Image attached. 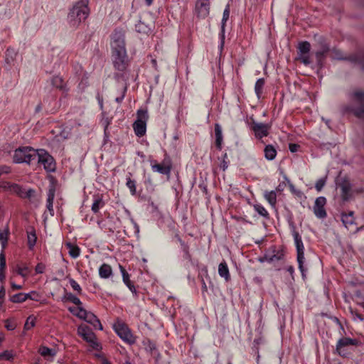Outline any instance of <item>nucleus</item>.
<instances>
[{"instance_id": "obj_46", "label": "nucleus", "mask_w": 364, "mask_h": 364, "mask_svg": "<svg viewBox=\"0 0 364 364\" xmlns=\"http://www.w3.org/2000/svg\"><path fill=\"white\" fill-rule=\"evenodd\" d=\"M16 272L18 274L23 277H26L28 274V269L27 267H21L19 266L16 267Z\"/></svg>"}, {"instance_id": "obj_53", "label": "nucleus", "mask_w": 364, "mask_h": 364, "mask_svg": "<svg viewBox=\"0 0 364 364\" xmlns=\"http://www.w3.org/2000/svg\"><path fill=\"white\" fill-rule=\"evenodd\" d=\"M325 183H326V179L325 178H320L318 179L316 183V185H315V188L316 189L317 191H321L323 186H325Z\"/></svg>"}, {"instance_id": "obj_12", "label": "nucleus", "mask_w": 364, "mask_h": 364, "mask_svg": "<svg viewBox=\"0 0 364 364\" xmlns=\"http://www.w3.org/2000/svg\"><path fill=\"white\" fill-rule=\"evenodd\" d=\"M78 333L82 338L89 343L94 348H97L98 343L96 341L95 333L87 326H80L78 328Z\"/></svg>"}, {"instance_id": "obj_64", "label": "nucleus", "mask_w": 364, "mask_h": 364, "mask_svg": "<svg viewBox=\"0 0 364 364\" xmlns=\"http://www.w3.org/2000/svg\"><path fill=\"white\" fill-rule=\"evenodd\" d=\"M11 288L14 290H16V289H22V286L21 285H18V284H16L14 282H11Z\"/></svg>"}, {"instance_id": "obj_29", "label": "nucleus", "mask_w": 364, "mask_h": 364, "mask_svg": "<svg viewBox=\"0 0 364 364\" xmlns=\"http://www.w3.org/2000/svg\"><path fill=\"white\" fill-rule=\"evenodd\" d=\"M28 245L30 250L33 249L36 242V235L34 228H31V231H27Z\"/></svg>"}, {"instance_id": "obj_30", "label": "nucleus", "mask_w": 364, "mask_h": 364, "mask_svg": "<svg viewBox=\"0 0 364 364\" xmlns=\"http://www.w3.org/2000/svg\"><path fill=\"white\" fill-rule=\"evenodd\" d=\"M5 55H6V58H5L6 63L7 64H11L14 61L16 56L17 55V53L14 48H7Z\"/></svg>"}, {"instance_id": "obj_11", "label": "nucleus", "mask_w": 364, "mask_h": 364, "mask_svg": "<svg viewBox=\"0 0 364 364\" xmlns=\"http://www.w3.org/2000/svg\"><path fill=\"white\" fill-rule=\"evenodd\" d=\"M318 43L319 48L316 52L315 55L318 65L322 67L323 60L326 58L327 53L331 51V49L328 43L322 37L319 38Z\"/></svg>"}, {"instance_id": "obj_55", "label": "nucleus", "mask_w": 364, "mask_h": 364, "mask_svg": "<svg viewBox=\"0 0 364 364\" xmlns=\"http://www.w3.org/2000/svg\"><path fill=\"white\" fill-rule=\"evenodd\" d=\"M27 296V299H31L33 301H38L39 295L36 291H31L30 293L25 294Z\"/></svg>"}, {"instance_id": "obj_45", "label": "nucleus", "mask_w": 364, "mask_h": 364, "mask_svg": "<svg viewBox=\"0 0 364 364\" xmlns=\"http://www.w3.org/2000/svg\"><path fill=\"white\" fill-rule=\"evenodd\" d=\"M120 271L122 275L123 282L125 284H128L131 282L129 279V274L126 269L121 265H119Z\"/></svg>"}, {"instance_id": "obj_2", "label": "nucleus", "mask_w": 364, "mask_h": 364, "mask_svg": "<svg viewBox=\"0 0 364 364\" xmlns=\"http://www.w3.org/2000/svg\"><path fill=\"white\" fill-rule=\"evenodd\" d=\"M112 58L113 65L115 70L118 71L115 74L116 77L118 79L121 78L123 80H128L129 73L127 68L129 65V60L127 51L112 53Z\"/></svg>"}, {"instance_id": "obj_24", "label": "nucleus", "mask_w": 364, "mask_h": 364, "mask_svg": "<svg viewBox=\"0 0 364 364\" xmlns=\"http://www.w3.org/2000/svg\"><path fill=\"white\" fill-rule=\"evenodd\" d=\"M230 16V6L227 5L226 8L223 11L222 22H221V34H222V45L223 44L224 39V33H225V27L226 21L228 20Z\"/></svg>"}, {"instance_id": "obj_60", "label": "nucleus", "mask_w": 364, "mask_h": 364, "mask_svg": "<svg viewBox=\"0 0 364 364\" xmlns=\"http://www.w3.org/2000/svg\"><path fill=\"white\" fill-rule=\"evenodd\" d=\"M44 265L42 264H38L36 267V272L37 273H43L44 271Z\"/></svg>"}, {"instance_id": "obj_43", "label": "nucleus", "mask_w": 364, "mask_h": 364, "mask_svg": "<svg viewBox=\"0 0 364 364\" xmlns=\"http://www.w3.org/2000/svg\"><path fill=\"white\" fill-rule=\"evenodd\" d=\"M55 188L53 186H50L48 191L47 204L53 203L55 198Z\"/></svg>"}, {"instance_id": "obj_9", "label": "nucleus", "mask_w": 364, "mask_h": 364, "mask_svg": "<svg viewBox=\"0 0 364 364\" xmlns=\"http://www.w3.org/2000/svg\"><path fill=\"white\" fill-rule=\"evenodd\" d=\"M293 236L296 247L297 252V262L299 264V269L301 271L302 276H304V247L303 245V242L301 236L299 232L296 231L293 232Z\"/></svg>"}, {"instance_id": "obj_47", "label": "nucleus", "mask_w": 364, "mask_h": 364, "mask_svg": "<svg viewBox=\"0 0 364 364\" xmlns=\"http://www.w3.org/2000/svg\"><path fill=\"white\" fill-rule=\"evenodd\" d=\"M77 310H78V311L75 314V316H77L78 318H81V319H84L85 320V316H87V313L89 311H86L85 309H84L80 306H78Z\"/></svg>"}, {"instance_id": "obj_23", "label": "nucleus", "mask_w": 364, "mask_h": 364, "mask_svg": "<svg viewBox=\"0 0 364 364\" xmlns=\"http://www.w3.org/2000/svg\"><path fill=\"white\" fill-rule=\"evenodd\" d=\"M264 157L267 160L272 161L275 159L277 150L272 145H267L264 149Z\"/></svg>"}, {"instance_id": "obj_37", "label": "nucleus", "mask_w": 364, "mask_h": 364, "mask_svg": "<svg viewBox=\"0 0 364 364\" xmlns=\"http://www.w3.org/2000/svg\"><path fill=\"white\" fill-rule=\"evenodd\" d=\"M264 85V78H259L257 80L255 85V91L258 97H259L261 94L262 93Z\"/></svg>"}, {"instance_id": "obj_15", "label": "nucleus", "mask_w": 364, "mask_h": 364, "mask_svg": "<svg viewBox=\"0 0 364 364\" xmlns=\"http://www.w3.org/2000/svg\"><path fill=\"white\" fill-rule=\"evenodd\" d=\"M357 343L358 341L356 339H351L346 337L342 338L337 343L336 351L339 355L346 356L347 354L346 348L350 346H356Z\"/></svg>"}, {"instance_id": "obj_58", "label": "nucleus", "mask_w": 364, "mask_h": 364, "mask_svg": "<svg viewBox=\"0 0 364 364\" xmlns=\"http://www.w3.org/2000/svg\"><path fill=\"white\" fill-rule=\"evenodd\" d=\"M289 148L290 151L294 153L298 151L299 146L296 144H289Z\"/></svg>"}, {"instance_id": "obj_57", "label": "nucleus", "mask_w": 364, "mask_h": 364, "mask_svg": "<svg viewBox=\"0 0 364 364\" xmlns=\"http://www.w3.org/2000/svg\"><path fill=\"white\" fill-rule=\"evenodd\" d=\"M265 259L267 261L272 262L274 261H278L281 259L280 256H277L276 255H273L272 256L268 257L267 256H265Z\"/></svg>"}, {"instance_id": "obj_61", "label": "nucleus", "mask_w": 364, "mask_h": 364, "mask_svg": "<svg viewBox=\"0 0 364 364\" xmlns=\"http://www.w3.org/2000/svg\"><path fill=\"white\" fill-rule=\"evenodd\" d=\"M126 90H127V88H126V87H124V91H123V93H122V96L116 97L115 101H116L117 102H118V103L122 102V101L123 100V99H124V93H125Z\"/></svg>"}, {"instance_id": "obj_35", "label": "nucleus", "mask_w": 364, "mask_h": 364, "mask_svg": "<svg viewBox=\"0 0 364 364\" xmlns=\"http://www.w3.org/2000/svg\"><path fill=\"white\" fill-rule=\"evenodd\" d=\"M11 191L18 195L20 198H23L26 193V190L18 184L14 183L10 186Z\"/></svg>"}, {"instance_id": "obj_17", "label": "nucleus", "mask_w": 364, "mask_h": 364, "mask_svg": "<svg viewBox=\"0 0 364 364\" xmlns=\"http://www.w3.org/2000/svg\"><path fill=\"white\" fill-rule=\"evenodd\" d=\"M85 321L93 326L95 328L102 330V325L98 318L93 313L89 311L85 316Z\"/></svg>"}, {"instance_id": "obj_44", "label": "nucleus", "mask_w": 364, "mask_h": 364, "mask_svg": "<svg viewBox=\"0 0 364 364\" xmlns=\"http://www.w3.org/2000/svg\"><path fill=\"white\" fill-rule=\"evenodd\" d=\"M297 59H298V60H299L302 63H304L305 65H309L311 63L309 53L308 54L298 53Z\"/></svg>"}, {"instance_id": "obj_1", "label": "nucleus", "mask_w": 364, "mask_h": 364, "mask_svg": "<svg viewBox=\"0 0 364 364\" xmlns=\"http://www.w3.org/2000/svg\"><path fill=\"white\" fill-rule=\"evenodd\" d=\"M88 0H80L74 4L68 15V22L70 27L76 28L89 16Z\"/></svg>"}, {"instance_id": "obj_26", "label": "nucleus", "mask_w": 364, "mask_h": 364, "mask_svg": "<svg viewBox=\"0 0 364 364\" xmlns=\"http://www.w3.org/2000/svg\"><path fill=\"white\" fill-rule=\"evenodd\" d=\"M65 246L68 249V253L71 257L75 259L79 257L80 249L77 245L68 242L65 244Z\"/></svg>"}, {"instance_id": "obj_40", "label": "nucleus", "mask_w": 364, "mask_h": 364, "mask_svg": "<svg viewBox=\"0 0 364 364\" xmlns=\"http://www.w3.org/2000/svg\"><path fill=\"white\" fill-rule=\"evenodd\" d=\"M254 208L259 215L266 218L269 217V213L267 210L262 205L256 204L254 205Z\"/></svg>"}, {"instance_id": "obj_16", "label": "nucleus", "mask_w": 364, "mask_h": 364, "mask_svg": "<svg viewBox=\"0 0 364 364\" xmlns=\"http://www.w3.org/2000/svg\"><path fill=\"white\" fill-rule=\"evenodd\" d=\"M326 203V199L325 197L320 196L316 199L314 205V213L318 218L323 219L326 217V212L324 208Z\"/></svg>"}, {"instance_id": "obj_18", "label": "nucleus", "mask_w": 364, "mask_h": 364, "mask_svg": "<svg viewBox=\"0 0 364 364\" xmlns=\"http://www.w3.org/2000/svg\"><path fill=\"white\" fill-rule=\"evenodd\" d=\"M151 168L154 172H158L163 175L169 176L171 173L170 166L164 164H155L151 165Z\"/></svg>"}, {"instance_id": "obj_62", "label": "nucleus", "mask_w": 364, "mask_h": 364, "mask_svg": "<svg viewBox=\"0 0 364 364\" xmlns=\"http://www.w3.org/2000/svg\"><path fill=\"white\" fill-rule=\"evenodd\" d=\"M46 207H47V209L48 210V211L50 212V215H54V210H53V203L46 204Z\"/></svg>"}, {"instance_id": "obj_39", "label": "nucleus", "mask_w": 364, "mask_h": 364, "mask_svg": "<svg viewBox=\"0 0 364 364\" xmlns=\"http://www.w3.org/2000/svg\"><path fill=\"white\" fill-rule=\"evenodd\" d=\"M341 220L346 228L348 229L354 225V218H350V215H347V214H342Z\"/></svg>"}, {"instance_id": "obj_21", "label": "nucleus", "mask_w": 364, "mask_h": 364, "mask_svg": "<svg viewBox=\"0 0 364 364\" xmlns=\"http://www.w3.org/2000/svg\"><path fill=\"white\" fill-rule=\"evenodd\" d=\"M135 30L139 33L147 34L151 30V26L150 24L139 19L137 23L135 24Z\"/></svg>"}, {"instance_id": "obj_50", "label": "nucleus", "mask_w": 364, "mask_h": 364, "mask_svg": "<svg viewBox=\"0 0 364 364\" xmlns=\"http://www.w3.org/2000/svg\"><path fill=\"white\" fill-rule=\"evenodd\" d=\"M16 326H17L16 323L13 320L7 319L5 321V327L9 331H12V330L15 329Z\"/></svg>"}, {"instance_id": "obj_49", "label": "nucleus", "mask_w": 364, "mask_h": 364, "mask_svg": "<svg viewBox=\"0 0 364 364\" xmlns=\"http://www.w3.org/2000/svg\"><path fill=\"white\" fill-rule=\"evenodd\" d=\"M6 257L4 253V250L0 253V270L1 272H5L6 269Z\"/></svg>"}, {"instance_id": "obj_5", "label": "nucleus", "mask_w": 364, "mask_h": 364, "mask_svg": "<svg viewBox=\"0 0 364 364\" xmlns=\"http://www.w3.org/2000/svg\"><path fill=\"white\" fill-rule=\"evenodd\" d=\"M124 36V31L122 29L116 28L114 31L111 35L112 53L127 51Z\"/></svg>"}, {"instance_id": "obj_10", "label": "nucleus", "mask_w": 364, "mask_h": 364, "mask_svg": "<svg viewBox=\"0 0 364 364\" xmlns=\"http://www.w3.org/2000/svg\"><path fill=\"white\" fill-rule=\"evenodd\" d=\"M114 329L116 333L125 342L128 343H134V338L126 324L118 321L114 324Z\"/></svg>"}, {"instance_id": "obj_8", "label": "nucleus", "mask_w": 364, "mask_h": 364, "mask_svg": "<svg viewBox=\"0 0 364 364\" xmlns=\"http://www.w3.org/2000/svg\"><path fill=\"white\" fill-rule=\"evenodd\" d=\"M331 58L333 59L338 60H348L352 63L359 65L360 68L364 70V53H358L357 54L350 55L348 58H343L341 51L334 48L331 50Z\"/></svg>"}, {"instance_id": "obj_19", "label": "nucleus", "mask_w": 364, "mask_h": 364, "mask_svg": "<svg viewBox=\"0 0 364 364\" xmlns=\"http://www.w3.org/2000/svg\"><path fill=\"white\" fill-rule=\"evenodd\" d=\"M218 274L222 278H224L226 282L230 279L229 269L225 261H223L220 263L218 266Z\"/></svg>"}, {"instance_id": "obj_56", "label": "nucleus", "mask_w": 364, "mask_h": 364, "mask_svg": "<svg viewBox=\"0 0 364 364\" xmlns=\"http://www.w3.org/2000/svg\"><path fill=\"white\" fill-rule=\"evenodd\" d=\"M178 241L181 245V248L183 251V252L185 253L186 255V257H190V255H189V252H188V246L181 240V239H178Z\"/></svg>"}, {"instance_id": "obj_27", "label": "nucleus", "mask_w": 364, "mask_h": 364, "mask_svg": "<svg viewBox=\"0 0 364 364\" xmlns=\"http://www.w3.org/2000/svg\"><path fill=\"white\" fill-rule=\"evenodd\" d=\"M9 235V228L8 226L4 230H0V242L1 244L2 250H4L7 245Z\"/></svg>"}, {"instance_id": "obj_4", "label": "nucleus", "mask_w": 364, "mask_h": 364, "mask_svg": "<svg viewBox=\"0 0 364 364\" xmlns=\"http://www.w3.org/2000/svg\"><path fill=\"white\" fill-rule=\"evenodd\" d=\"M38 151L36 149L30 146L20 147L15 150L13 160L15 163H27L31 164L36 160Z\"/></svg>"}, {"instance_id": "obj_6", "label": "nucleus", "mask_w": 364, "mask_h": 364, "mask_svg": "<svg viewBox=\"0 0 364 364\" xmlns=\"http://www.w3.org/2000/svg\"><path fill=\"white\" fill-rule=\"evenodd\" d=\"M37 151L38 156L36 161L42 164L47 172H54L56 165L53 157L44 149H37Z\"/></svg>"}, {"instance_id": "obj_63", "label": "nucleus", "mask_w": 364, "mask_h": 364, "mask_svg": "<svg viewBox=\"0 0 364 364\" xmlns=\"http://www.w3.org/2000/svg\"><path fill=\"white\" fill-rule=\"evenodd\" d=\"M127 286V287L129 289V290L134 293V294H136V289H135V287L134 286V284H132V282H130L129 284H126Z\"/></svg>"}, {"instance_id": "obj_36", "label": "nucleus", "mask_w": 364, "mask_h": 364, "mask_svg": "<svg viewBox=\"0 0 364 364\" xmlns=\"http://www.w3.org/2000/svg\"><path fill=\"white\" fill-rule=\"evenodd\" d=\"M104 205H105V203L102 200V199L100 197H97V198L95 199V200L92 205L91 209L93 213H98L100 208L103 207Z\"/></svg>"}, {"instance_id": "obj_7", "label": "nucleus", "mask_w": 364, "mask_h": 364, "mask_svg": "<svg viewBox=\"0 0 364 364\" xmlns=\"http://www.w3.org/2000/svg\"><path fill=\"white\" fill-rule=\"evenodd\" d=\"M148 119V114L146 110L139 109L137 112V119L133 124L135 134L143 136L146 133V121Z\"/></svg>"}, {"instance_id": "obj_34", "label": "nucleus", "mask_w": 364, "mask_h": 364, "mask_svg": "<svg viewBox=\"0 0 364 364\" xmlns=\"http://www.w3.org/2000/svg\"><path fill=\"white\" fill-rule=\"evenodd\" d=\"M63 300H65V301H71L72 303H73L74 304L77 305V306H80L82 304L79 298H77L76 296H75L74 294H73L72 293H68V292H66L64 297H63Z\"/></svg>"}, {"instance_id": "obj_54", "label": "nucleus", "mask_w": 364, "mask_h": 364, "mask_svg": "<svg viewBox=\"0 0 364 364\" xmlns=\"http://www.w3.org/2000/svg\"><path fill=\"white\" fill-rule=\"evenodd\" d=\"M102 125L104 126L105 136L106 137H107L108 136L107 129H108V126L111 123V120L107 117V118H105L102 119Z\"/></svg>"}, {"instance_id": "obj_42", "label": "nucleus", "mask_w": 364, "mask_h": 364, "mask_svg": "<svg viewBox=\"0 0 364 364\" xmlns=\"http://www.w3.org/2000/svg\"><path fill=\"white\" fill-rule=\"evenodd\" d=\"M127 186L129 189L132 195H135L136 193V182L134 180H132L130 178H127Z\"/></svg>"}, {"instance_id": "obj_22", "label": "nucleus", "mask_w": 364, "mask_h": 364, "mask_svg": "<svg viewBox=\"0 0 364 364\" xmlns=\"http://www.w3.org/2000/svg\"><path fill=\"white\" fill-rule=\"evenodd\" d=\"M215 146L218 149H221L223 143L222 128L219 124H215Z\"/></svg>"}, {"instance_id": "obj_32", "label": "nucleus", "mask_w": 364, "mask_h": 364, "mask_svg": "<svg viewBox=\"0 0 364 364\" xmlns=\"http://www.w3.org/2000/svg\"><path fill=\"white\" fill-rule=\"evenodd\" d=\"M40 354L43 357H53L55 355V350L46 346H41L39 348Z\"/></svg>"}, {"instance_id": "obj_25", "label": "nucleus", "mask_w": 364, "mask_h": 364, "mask_svg": "<svg viewBox=\"0 0 364 364\" xmlns=\"http://www.w3.org/2000/svg\"><path fill=\"white\" fill-rule=\"evenodd\" d=\"M112 268L109 264H103L99 269V274L101 278L107 279L112 274Z\"/></svg>"}, {"instance_id": "obj_48", "label": "nucleus", "mask_w": 364, "mask_h": 364, "mask_svg": "<svg viewBox=\"0 0 364 364\" xmlns=\"http://www.w3.org/2000/svg\"><path fill=\"white\" fill-rule=\"evenodd\" d=\"M69 282L74 291H77L78 294H81L82 289L75 280L73 279H70Z\"/></svg>"}, {"instance_id": "obj_13", "label": "nucleus", "mask_w": 364, "mask_h": 364, "mask_svg": "<svg viewBox=\"0 0 364 364\" xmlns=\"http://www.w3.org/2000/svg\"><path fill=\"white\" fill-rule=\"evenodd\" d=\"M270 128L271 125L269 124L257 122L254 120L251 124V129L254 132L255 136L259 139L267 136Z\"/></svg>"}, {"instance_id": "obj_28", "label": "nucleus", "mask_w": 364, "mask_h": 364, "mask_svg": "<svg viewBox=\"0 0 364 364\" xmlns=\"http://www.w3.org/2000/svg\"><path fill=\"white\" fill-rule=\"evenodd\" d=\"M51 84L53 86L63 91H67L66 86L64 85L63 80L62 77L59 76H54L51 79Z\"/></svg>"}, {"instance_id": "obj_51", "label": "nucleus", "mask_w": 364, "mask_h": 364, "mask_svg": "<svg viewBox=\"0 0 364 364\" xmlns=\"http://www.w3.org/2000/svg\"><path fill=\"white\" fill-rule=\"evenodd\" d=\"M0 355L1 360H11V359H13L14 357L12 352L9 350H5L4 352L1 353Z\"/></svg>"}, {"instance_id": "obj_33", "label": "nucleus", "mask_w": 364, "mask_h": 364, "mask_svg": "<svg viewBox=\"0 0 364 364\" xmlns=\"http://www.w3.org/2000/svg\"><path fill=\"white\" fill-rule=\"evenodd\" d=\"M311 50V44L308 41H303L299 44L298 53L308 54Z\"/></svg>"}, {"instance_id": "obj_14", "label": "nucleus", "mask_w": 364, "mask_h": 364, "mask_svg": "<svg viewBox=\"0 0 364 364\" xmlns=\"http://www.w3.org/2000/svg\"><path fill=\"white\" fill-rule=\"evenodd\" d=\"M210 13L209 0H197L195 7V14L198 18H205Z\"/></svg>"}, {"instance_id": "obj_41", "label": "nucleus", "mask_w": 364, "mask_h": 364, "mask_svg": "<svg viewBox=\"0 0 364 364\" xmlns=\"http://www.w3.org/2000/svg\"><path fill=\"white\" fill-rule=\"evenodd\" d=\"M35 324H36V317L31 315L26 319V321L24 324V329L30 330L31 328L35 326Z\"/></svg>"}, {"instance_id": "obj_38", "label": "nucleus", "mask_w": 364, "mask_h": 364, "mask_svg": "<svg viewBox=\"0 0 364 364\" xmlns=\"http://www.w3.org/2000/svg\"><path fill=\"white\" fill-rule=\"evenodd\" d=\"M10 300L13 303H21L27 300V296L25 295V293H18L13 295Z\"/></svg>"}, {"instance_id": "obj_31", "label": "nucleus", "mask_w": 364, "mask_h": 364, "mask_svg": "<svg viewBox=\"0 0 364 364\" xmlns=\"http://www.w3.org/2000/svg\"><path fill=\"white\" fill-rule=\"evenodd\" d=\"M264 198L272 206L274 207L275 205L277 203V194L274 191H265Z\"/></svg>"}, {"instance_id": "obj_59", "label": "nucleus", "mask_w": 364, "mask_h": 364, "mask_svg": "<svg viewBox=\"0 0 364 364\" xmlns=\"http://www.w3.org/2000/svg\"><path fill=\"white\" fill-rule=\"evenodd\" d=\"M6 291L4 287L0 288V304H2L4 300Z\"/></svg>"}, {"instance_id": "obj_20", "label": "nucleus", "mask_w": 364, "mask_h": 364, "mask_svg": "<svg viewBox=\"0 0 364 364\" xmlns=\"http://www.w3.org/2000/svg\"><path fill=\"white\" fill-rule=\"evenodd\" d=\"M341 191V196L343 200H348L350 196L351 187L348 181H343L338 186Z\"/></svg>"}, {"instance_id": "obj_52", "label": "nucleus", "mask_w": 364, "mask_h": 364, "mask_svg": "<svg viewBox=\"0 0 364 364\" xmlns=\"http://www.w3.org/2000/svg\"><path fill=\"white\" fill-rule=\"evenodd\" d=\"M35 194H36V191L34 189L29 188L27 191L26 190V193H25L24 196H23V198H27V199H29L30 200H31L32 198H34Z\"/></svg>"}, {"instance_id": "obj_3", "label": "nucleus", "mask_w": 364, "mask_h": 364, "mask_svg": "<svg viewBox=\"0 0 364 364\" xmlns=\"http://www.w3.org/2000/svg\"><path fill=\"white\" fill-rule=\"evenodd\" d=\"M350 102L346 110L358 118H364V91L355 90L350 94Z\"/></svg>"}]
</instances>
